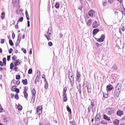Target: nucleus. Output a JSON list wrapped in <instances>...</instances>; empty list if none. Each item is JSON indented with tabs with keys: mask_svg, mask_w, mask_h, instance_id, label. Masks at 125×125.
I'll return each mask as SVG.
<instances>
[{
	"mask_svg": "<svg viewBox=\"0 0 125 125\" xmlns=\"http://www.w3.org/2000/svg\"><path fill=\"white\" fill-rule=\"evenodd\" d=\"M91 106H89L88 108V110L89 112H90L91 111V108L93 112H94L95 111V106L94 101L92 100L91 101Z\"/></svg>",
	"mask_w": 125,
	"mask_h": 125,
	"instance_id": "f257e3e1",
	"label": "nucleus"
},
{
	"mask_svg": "<svg viewBox=\"0 0 125 125\" xmlns=\"http://www.w3.org/2000/svg\"><path fill=\"white\" fill-rule=\"evenodd\" d=\"M52 33V29L50 27L48 28V36L47 35H45V36L46 37L47 39L48 40H49L50 39L49 38L51 37V34Z\"/></svg>",
	"mask_w": 125,
	"mask_h": 125,
	"instance_id": "f03ea898",
	"label": "nucleus"
},
{
	"mask_svg": "<svg viewBox=\"0 0 125 125\" xmlns=\"http://www.w3.org/2000/svg\"><path fill=\"white\" fill-rule=\"evenodd\" d=\"M81 75L78 71L76 72V77L75 78L76 80L79 83L81 81Z\"/></svg>",
	"mask_w": 125,
	"mask_h": 125,
	"instance_id": "7ed1b4c3",
	"label": "nucleus"
},
{
	"mask_svg": "<svg viewBox=\"0 0 125 125\" xmlns=\"http://www.w3.org/2000/svg\"><path fill=\"white\" fill-rule=\"evenodd\" d=\"M120 91L117 90V89H115L114 94V95L115 98H117L118 97Z\"/></svg>",
	"mask_w": 125,
	"mask_h": 125,
	"instance_id": "20e7f679",
	"label": "nucleus"
},
{
	"mask_svg": "<svg viewBox=\"0 0 125 125\" xmlns=\"http://www.w3.org/2000/svg\"><path fill=\"white\" fill-rule=\"evenodd\" d=\"M114 112V109L113 108H109L107 109V114L110 115L113 113Z\"/></svg>",
	"mask_w": 125,
	"mask_h": 125,
	"instance_id": "39448f33",
	"label": "nucleus"
},
{
	"mask_svg": "<svg viewBox=\"0 0 125 125\" xmlns=\"http://www.w3.org/2000/svg\"><path fill=\"white\" fill-rule=\"evenodd\" d=\"M89 16L91 17H93L95 14V12L93 10H91L88 12Z\"/></svg>",
	"mask_w": 125,
	"mask_h": 125,
	"instance_id": "423d86ee",
	"label": "nucleus"
},
{
	"mask_svg": "<svg viewBox=\"0 0 125 125\" xmlns=\"http://www.w3.org/2000/svg\"><path fill=\"white\" fill-rule=\"evenodd\" d=\"M122 87L121 84L120 83H119L117 84L115 89L117 90L121 91Z\"/></svg>",
	"mask_w": 125,
	"mask_h": 125,
	"instance_id": "0eeeda50",
	"label": "nucleus"
},
{
	"mask_svg": "<svg viewBox=\"0 0 125 125\" xmlns=\"http://www.w3.org/2000/svg\"><path fill=\"white\" fill-rule=\"evenodd\" d=\"M99 25V23L96 21H94L92 24V26L93 28H96Z\"/></svg>",
	"mask_w": 125,
	"mask_h": 125,
	"instance_id": "6e6552de",
	"label": "nucleus"
},
{
	"mask_svg": "<svg viewBox=\"0 0 125 125\" xmlns=\"http://www.w3.org/2000/svg\"><path fill=\"white\" fill-rule=\"evenodd\" d=\"M104 38L105 36L104 35H102L100 38L97 39V41L100 42H103L104 41Z\"/></svg>",
	"mask_w": 125,
	"mask_h": 125,
	"instance_id": "1a4fd4ad",
	"label": "nucleus"
},
{
	"mask_svg": "<svg viewBox=\"0 0 125 125\" xmlns=\"http://www.w3.org/2000/svg\"><path fill=\"white\" fill-rule=\"evenodd\" d=\"M113 88L112 85L111 84L107 85L106 86V90L107 91L111 90Z\"/></svg>",
	"mask_w": 125,
	"mask_h": 125,
	"instance_id": "9d476101",
	"label": "nucleus"
},
{
	"mask_svg": "<svg viewBox=\"0 0 125 125\" xmlns=\"http://www.w3.org/2000/svg\"><path fill=\"white\" fill-rule=\"evenodd\" d=\"M19 2L18 0H13L12 1V3L15 6H16L18 5Z\"/></svg>",
	"mask_w": 125,
	"mask_h": 125,
	"instance_id": "9b49d317",
	"label": "nucleus"
},
{
	"mask_svg": "<svg viewBox=\"0 0 125 125\" xmlns=\"http://www.w3.org/2000/svg\"><path fill=\"white\" fill-rule=\"evenodd\" d=\"M99 31V30L97 28L94 29L93 31V35H95Z\"/></svg>",
	"mask_w": 125,
	"mask_h": 125,
	"instance_id": "f8f14e48",
	"label": "nucleus"
},
{
	"mask_svg": "<svg viewBox=\"0 0 125 125\" xmlns=\"http://www.w3.org/2000/svg\"><path fill=\"white\" fill-rule=\"evenodd\" d=\"M123 112L122 111L119 110L117 112L116 114L117 115L119 116H121L123 114Z\"/></svg>",
	"mask_w": 125,
	"mask_h": 125,
	"instance_id": "ddd939ff",
	"label": "nucleus"
},
{
	"mask_svg": "<svg viewBox=\"0 0 125 125\" xmlns=\"http://www.w3.org/2000/svg\"><path fill=\"white\" fill-rule=\"evenodd\" d=\"M21 60H16L14 63V66H16L19 64L20 63Z\"/></svg>",
	"mask_w": 125,
	"mask_h": 125,
	"instance_id": "4468645a",
	"label": "nucleus"
},
{
	"mask_svg": "<svg viewBox=\"0 0 125 125\" xmlns=\"http://www.w3.org/2000/svg\"><path fill=\"white\" fill-rule=\"evenodd\" d=\"M104 119L107 121H109L110 120V117H108L107 115H103Z\"/></svg>",
	"mask_w": 125,
	"mask_h": 125,
	"instance_id": "2eb2a0df",
	"label": "nucleus"
},
{
	"mask_svg": "<svg viewBox=\"0 0 125 125\" xmlns=\"http://www.w3.org/2000/svg\"><path fill=\"white\" fill-rule=\"evenodd\" d=\"M100 118V117L99 114H97L95 118V119L97 121L99 120Z\"/></svg>",
	"mask_w": 125,
	"mask_h": 125,
	"instance_id": "dca6fc26",
	"label": "nucleus"
},
{
	"mask_svg": "<svg viewBox=\"0 0 125 125\" xmlns=\"http://www.w3.org/2000/svg\"><path fill=\"white\" fill-rule=\"evenodd\" d=\"M36 111L38 113L39 112V114H40L42 112V109H40V107H37L36 109Z\"/></svg>",
	"mask_w": 125,
	"mask_h": 125,
	"instance_id": "f3484780",
	"label": "nucleus"
},
{
	"mask_svg": "<svg viewBox=\"0 0 125 125\" xmlns=\"http://www.w3.org/2000/svg\"><path fill=\"white\" fill-rule=\"evenodd\" d=\"M119 123V121L117 119H115L113 122V123L115 125H118Z\"/></svg>",
	"mask_w": 125,
	"mask_h": 125,
	"instance_id": "a211bd4d",
	"label": "nucleus"
},
{
	"mask_svg": "<svg viewBox=\"0 0 125 125\" xmlns=\"http://www.w3.org/2000/svg\"><path fill=\"white\" fill-rule=\"evenodd\" d=\"M36 92L34 89H33L32 90V97H35Z\"/></svg>",
	"mask_w": 125,
	"mask_h": 125,
	"instance_id": "6ab92c4d",
	"label": "nucleus"
},
{
	"mask_svg": "<svg viewBox=\"0 0 125 125\" xmlns=\"http://www.w3.org/2000/svg\"><path fill=\"white\" fill-rule=\"evenodd\" d=\"M25 15L27 19L28 20H29L30 17L29 15L28 12L26 10L25 11Z\"/></svg>",
	"mask_w": 125,
	"mask_h": 125,
	"instance_id": "aec40b11",
	"label": "nucleus"
},
{
	"mask_svg": "<svg viewBox=\"0 0 125 125\" xmlns=\"http://www.w3.org/2000/svg\"><path fill=\"white\" fill-rule=\"evenodd\" d=\"M92 23V20L91 19H90L87 21V25L88 26L90 25Z\"/></svg>",
	"mask_w": 125,
	"mask_h": 125,
	"instance_id": "412c9836",
	"label": "nucleus"
},
{
	"mask_svg": "<svg viewBox=\"0 0 125 125\" xmlns=\"http://www.w3.org/2000/svg\"><path fill=\"white\" fill-rule=\"evenodd\" d=\"M22 82L23 84L25 85H26L27 84V81L26 79L22 80Z\"/></svg>",
	"mask_w": 125,
	"mask_h": 125,
	"instance_id": "4be33fe9",
	"label": "nucleus"
},
{
	"mask_svg": "<svg viewBox=\"0 0 125 125\" xmlns=\"http://www.w3.org/2000/svg\"><path fill=\"white\" fill-rule=\"evenodd\" d=\"M17 109L19 111L21 110L22 109V106L20 104H19L17 106Z\"/></svg>",
	"mask_w": 125,
	"mask_h": 125,
	"instance_id": "5701e85b",
	"label": "nucleus"
},
{
	"mask_svg": "<svg viewBox=\"0 0 125 125\" xmlns=\"http://www.w3.org/2000/svg\"><path fill=\"white\" fill-rule=\"evenodd\" d=\"M66 108L68 112H70L71 113V110L69 106L67 105L66 106Z\"/></svg>",
	"mask_w": 125,
	"mask_h": 125,
	"instance_id": "b1692460",
	"label": "nucleus"
},
{
	"mask_svg": "<svg viewBox=\"0 0 125 125\" xmlns=\"http://www.w3.org/2000/svg\"><path fill=\"white\" fill-rule=\"evenodd\" d=\"M5 13L4 12H2L1 13V19H3L5 17Z\"/></svg>",
	"mask_w": 125,
	"mask_h": 125,
	"instance_id": "393cba45",
	"label": "nucleus"
},
{
	"mask_svg": "<svg viewBox=\"0 0 125 125\" xmlns=\"http://www.w3.org/2000/svg\"><path fill=\"white\" fill-rule=\"evenodd\" d=\"M59 2L56 3L55 5V7L56 8L58 9L59 8Z\"/></svg>",
	"mask_w": 125,
	"mask_h": 125,
	"instance_id": "a878e982",
	"label": "nucleus"
},
{
	"mask_svg": "<svg viewBox=\"0 0 125 125\" xmlns=\"http://www.w3.org/2000/svg\"><path fill=\"white\" fill-rule=\"evenodd\" d=\"M121 29L123 31H124L125 30V28L124 27L122 26L120 28H119V31L120 33H121L120 29Z\"/></svg>",
	"mask_w": 125,
	"mask_h": 125,
	"instance_id": "bb28decb",
	"label": "nucleus"
},
{
	"mask_svg": "<svg viewBox=\"0 0 125 125\" xmlns=\"http://www.w3.org/2000/svg\"><path fill=\"white\" fill-rule=\"evenodd\" d=\"M35 99V97H32L31 98V101L30 102L31 103H34V102Z\"/></svg>",
	"mask_w": 125,
	"mask_h": 125,
	"instance_id": "cd10ccee",
	"label": "nucleus"
},
{
	"mask_svg": "<svg viewBox=\"0 0 125 125\" xmlns=\"http://www.w3.org/2000/svg\"><path fill=\"white\" fill-rule=\"evenodd\" d=\"M23 18L22 17H21L17 21V23H18L19 22H21L23 21Z\"/></svg>",
	"mask_w": 125,
	"mask_h": 125,
	"instance_id": "c85d7f7f",
	"label": "nucleus"
},
{
	"mask_svg": "<svg viewBox=\"0 0 125 125\" xmlns=\"http://www.w3.org/2000/svg\"><path fill=\"white\" fill-rule=\"evenodd\" d=\"M40 71H38L37 72V75L36 76V77H37L38 78H39L40 77Z\"/></svg>",
	"mask_w": 125,
	"mask_h": 125,
	"instance_id": "c756f323",
	"label": "nucleus"
},
{
	"mask_svg": "<svg viewBox=\"0 0 125 125\" xmlns=\"http://www.w3.org/2000/svg\"><path fill=\"white\" fill-rule=\"evenodd\" d=\"M6 59L5 58H4L3 59V64L4 65L6 64Z\"/></svg>",
	"mask_w": 125,
	"mask_h": 125,
	"instance_id": "7c9ffc66",
	"label": "nucleus"
},
{
	"mask_svg": "<svg viewBox=\"0 0 125 125\" xmlns=\"http://www.w3.org/2000/svg\"><path fill=\"white\" fill-rule=\"evenodd\" d=\"M24 97L25 98H27L28 96V94L26 92H23Z\"/></svg>",
	"mask_w": 125,
	"mask_h": 125,
	"instance_id": "2f4dec72",
	"label": "nucleus"
},
{
	"mask_svg": "<svg viewBox=\"0 0 125 125\" xmlns=\"http://www.w3.org/2000/svg\"><path fill=\"white\" fill-rule=\"evenodd\" d=\"M9 43L10 44V45H11V46H12L13 45V42L11 40H10L9 41Z\"/></svg>",
	"mask_w": 125,
	"mask_h": 125,
	"instance_id": "473e14b6",
	"label": "nucleus"
},
{
	"mask_svg": "<svg viewBox=\"0 0 125 125\" xmlns=\"http://www.w3.org/2000/svg\"><path fill=\"white\" fill-rule=\"evenodd\" d=\"M21 38V34H19L18 35V38L17 40H19L20 41Z\"/></svg>",
	"mask_w": 125,
	"mask_h": 125,
	"instance_id": "72a5a7b5",
	"label": "nucleus"
},
{
	"mask_svg": "<svg viewBox=\"0 0 125 125\" xmlns=\"http://www.w3.org/2000/svg\"><path fill=\"white\" fill-rule=\"evenodd\" d=\"M13 64L12 63H11L10 65V69L11 70H12L13 69Z\"/></svg>",
	"mask_w": 125,
	"mask_h": 125,
	"instance_id": "f704fd0d",
	"label": "nucleus"
},
{
	"mask_svg": "<svg viewBox=\"0 0 125 125\" xmlns=\"http://www.w3.org/2000/svg\"><path fill=\"white\" fill-rule=\"evenodd\" d=\"M16 79L19 80L20 78V75H17L16 76Z\"/></svg>",
	"mask_w": 125,
	"mask_h": 125,
	"instance_id": "c9c22d12",
	"label": "nucleus"
},
{
	"mask_svg": "<svg viewBox=\"0 0 125 125\" xmlns=\"http://www.w3.org/2000/svg\"><path fill=\"white\" fill-rule=\"evenodd\" d=\"M48 83H45V86L44 88L45 89H47L48 88Z\"/></svg>",
	"mask_w": 125,
	"mask_h": 125,
	"instance_id": "e433bc0d",
	"label": "nucleus"
},
{
	"mask_svg": "<svg viewBox=\"0 0 125 125\" xmlns=\"http://www.w3.org/2000/svg\"><path fill=\"white\" fill-rule=\"evenodd\" d=\"M113 69L115 70L117 69V66L115 65H114L112 67Z\"/></svg>",
	"mask_w": 125,
	"mask_h": 125,
	"instance_id": "4c0bfd02",
	"label": "nucleus"
},
{
	"mask_svg": "<svg viewBox=\"0 0 125 125\" xmlns=\"http://www.w3.org/2000/svg\"><path fill=\"white\" fill-rule=\"evenodd\" d=\"M3 109L1 105L0 104V112H2L3 111Z\"/></svg>",
	"mask_w": 125,
	"mask_h": 125,
	"instance_id": "58836bf2",
	"label": "nucleus"
},
{
	"mask_svg": "<svg viewBox=\"0 0 125 125\" xmlns=\"http://www.w3.org/2000/svg\"><path fill=\"white\" fill-rule=\"evenodd\" d=\"M32 70L31 69H30L28 71V73L29 74H31L32 73Z\"/></svg>",
	"mask_w": 125,
	"mask_h": 125,
	"instance_id": "ea45409f",
	"label": "nucleus"
},
{
	"mask_svg": "<svg viewBox=\"0 0 125 125\" xmlns=\"http://www.w3.org/2000/svg\"><path fill=\"white\" fill-rule=\"evenodd\" d=\"M16 86L15 85L13 86L12 87V88H11V90L12 91H14L16 89V88H15Z\"/></svg>",
	"mask_w": 125,
	"mask_h": 125,
	"instance_id": "a19ab883",
	"label": "nucleus"
},
{
	"mask_svg": "<svg viewBox=\"0 0 125 125\" xmlns=\"http://www.w3.org/2000/svg\"><path fill=\"white\" fill-rule=\"evenodd\" d=\"M67 97H63V101L64 102H66L67 100Z\"/></svg>",
	"mask_w": 125,
	"mask_h": 125,
	"instance_id": "79ce46f5",
	"label": "nucleus"
},
{
	"mask_svg": "<svg viewBox=\"0 0 125 125\" xmlns=\"http://www.w3.org/2000/svg\"><path fill=\"white\" fill-rule=\"evenodd\" d=\"M15 98L17 99L18 100V99L19 97L18 96V94H16L15 95Z\"/></svg>",
	"mask_w": 125,
	"mask_h": 125,
	"instance_id": "37998d69",
	"label": "nucleus"
},
{
	"mask_svg": "<svg viewBox=\"0 0 125 125\" xmlns=\"http://www.w3.org/2000/svg\"><path fill=\"white\" fill-rule=\"evenodd\" d=\"M114 0H108V2L110 4H112Z\"/></svg>",
	"mask_w": 125,
	"mask_h": 125,
	"instance_id": "c03bdc74",
	"label": "nucleus"
},
{
	"mask_svg": "<svg viewBox=\"0 0 125 125\" xmlns=\"http://www.w3.org/2000/svg\"><path fill=\"white\" fill-rule=\"evenodd\" d=\"M102 44H99L98 43H97L96 44V46L98 48H99V47L101 46L102 45Z\"/></svg>",
	"mask_w": 125,
	"mask_h": 125,
	"instance_id": "a18cd8bd",
	"label": "nucleus"
},
{
	"mask_svg": "<svg viewBox=\"0 0 125 125\" xmlns=\"http://www.w3.org/2000/svg\"><path fill=\"white\" fill-rule=\"evenodd\" d=\"M69 79L70 80H73V77L72 76H71L70 77L69 76Z\"/></svg>",
	"mask_w": 125,
	"mask_h": 125,
	"instance_id": "49530a36",
	"label": "nucleus"
},
{
	"mask_svg": "<svg viewBox=\"0 0 125 125\" xmlns=\"http://www.w3.org/2000/svg\"><path fill=\"white\" fill-rule=\"evenodd\" d=\"M14 91L17 93H18L19 92V90L18 88H16Z\"/></svg>",
	"mask_w": 125,
	"mask_h": 125,
	"instance_id": "de8ad7c7",
	"label": "nucleus"
},
{
	"mask_svg": "<svg viewBox=\"0 0 125 125\" xmlns=\"http://www.w3.org/2000/svg\"><path fill=\"white\" fill-rule=\"evenodd\" d=\"M13 50V49L10 48L9 50V52L10 53H11Z\"/></svg>",
	"mask_w": 125,
	"mask_h": 125,
	"instance_id": "09e8293b",
	"label": "nucleus"
},
{
	"mask_svg": "<svg viewBox=\"0 0 125 125\" xmlns=\"http://www.w3.org/2000/svg\"><path fill=\"white\" fill-rule=\"evenodd\" d=\"M20 42V41H19V40H17V41L16 43V45L17 46L19 45Z\"/></svg>",
	"mask_w": 125,
	"mask_h": 125,
	"instance_id": "8fccbe9b",
	"label": "nucleus"
},
{
	"mask_svg": "<svg viewBox=\"0 0 125 125\" xmlns=\"http://www.w3.org/2000/svg\"><path fill=\"white\" fill-rule=\"evenodd\" d=\"M18 69V67L16 66H14V70L15 71V72H17Z\"/></svg>",
	"mask_w": 125,
	"mask_h": 125,
	"instance_id": "3c124183",
	"label": "nucleus"
},
{
	"mask_svg": "<svg viewBox=\"0 0 125 125\" xmlns=\"http://www.w3.org/2000/svg\"><path fill=\"white\" fill-rule=\"evenodd\" d=\"M52 43L51 42H49L48 43V45L50 46H52Z\"/></svg>",
	"mask_w": 125,
	"mask_h": 125,
	"instance_id": "603ef678",
	"label": "nucleus"
},
{
	"mask_svg": "<svg viewBox=\"0 0 125 125\" xmlns=\"http://www.w3.org/2000/svg\"><path fill=\"white\" fill-rule=\"evenodd\" d=\"M21 50L22 51H23V52L24 53H26V51L25 49H24L23 48H22L21 49Z\"/></svg>",
	"mask_w": 125,
	"mask_h": 125,
	"instance_id": "864d4df0",
	"label": "nucleus"
},
{
	"mask_svg": "<svg viewBox=\"0 0 125 125\" xmlns=\"http://www.w3.org/2000/svg\"><path fill=\"white\" fill-rule=\"evenodd\" d=\"M103 96L105 98H107L108 97V95L105 94L104 93Z\"/></svg>",
	"mask_w": 125,
	"mask_h": 125,
	"instance_id": "5fc2aeb1",
	"label": "nucleus"
},
{
	"mask_svg": "<svg viewBox=\"0 0 125 125\" xmlns=\"http://www.w3.org/2000/svg\"><path fill=\"white\" fill-rule=\"evenodd\" d=\"M67 90V88L66 87H65L63 89V92L66 93Z\"/></svg>",
	"mask_w": 125,
	"mask_h": 125,
	"instance_id": "6e6d98bb",
	"label": "nucleus"
},
{
	"mask_svg": "<svg viewBox=\"0 0 125 125\" xmlns=\"http://www.w3.org/2000/svg\"><path fill=\"white\" fill-rule=\"evenodd\" d=\"M10 56L9 55L8 56H7V60L8 61H10Z\"/></svg>",
	"mask_w": 125,
	"mask_h": 125,
	"instance_id": "4d7b16f0",
	"label": "nucleus"
},
{
	"mask_svg": "<svg viewBox=\"0 0 125 125\" xmlns=\"http://www.w3.org/2000/svg\"><path fill=\"white\" fill-rule=\"evenodd\" d=\"M4 39H1V40L0 42L1 44H3L4 43Z\"/></svg>",
	"mask_w": 125,
	"mask_h": 125,
	"instance_id": "13d9d810",
	"label": "nucleus"
},
{
	"mask_svg": "<svg viewBox=\"0 0 125 125\" xmlns=\"http://www.w3.org/2000/svg\"><path fill=\"white\" fill-rule=\"evenodd\" d=\"M28 89V87H25L23 92H26V91Z\"/></svg>",
	"mask_w": 125,
	"mask_h": 125,
	"instance_id": "bf43d9fd",
	"label": "nucleus"
},
{
	"mask_svg": "<svg viewBox=\"0 0 125 125\" xmlns=\"http://www.w3.org/2000/svg\"><path fill=\"white\" fill-rule=\"evenodd\" d=\"M16 56L15 55H14L12 57V59L14 60H15L16 58H15Z\"/></svg>",
	"mask_w": 125,
	"mask_h": 125,
	"instance_id": "052dcab7",
	"label": "nucleus"
},
{
	"mask_svg": "<svg viewBox=\"0 0 125 125\" xmlns=\"http://www.w3.org/2000/svg\"><path fill=\"white\" fill-rule=\"evenodd\" d=\"M67 94L66 93L63 92V97H67Z\"/></svg>",
	"mask_w": 125,
	"mask_h": 125,
	"instance_id": "680f3d73",
	"label": "nucleus"
},
{
	"mask_svg": "<svg viewBox=\"0 0 125 125\" xmlns=\"http://www.w3.org/2000/svg\"><path fill=\"white\" fill-rule=\"evenodd\" d=\"M103 6H105L106 5V2L105 1H104V2L103 1Z\"/></svg>",
	"mask_w": 125,
	"mask_h": 125,
	"instance_id": "e2e57ef3",
	"label": "nucleus"
},
{
	"mask_svg": "<svg viewBox=\"0 0 125 125\" xmlns=\"http://www.w3.org/2000/svg\"><path fill=\"white\" fill-rule=\"evenodd\" d=\"M30 22L29 21H27V27H29L30 26Z\"/></svg>",
	"mask_w": 125,
	"mask_h": 125,
	"instance_id": "0e129e2a",
	"label": "nucleus"
},
{
	"mask_svg": "<svg viewBox=\"0 0 125 125\" xmlns=\"http://www.w3.org/2000/svg\"><path fill=\"white\" fill-rule=\"evenodd\" d=\"M12 38L13 39H14L15 38V34L14 33H13V32L12 33Z\"/></svg>",
	"mask_w": 125,
	"mask_h": 125,
	"instance_id": "69168bd1",
	"label": "nucleus"
},
{
	"mask_svg": "<svg viewBox=\"0 0 125 125\" xmlns=\"http://www.w3.org/2000/svg\"><path fill=\"white\" fill-rule=\"evenodd\" d=\"M32 49L30 48V51L29 52V53L30 54H31L32 53Z\"/></svg>",
	"mask_w": 125,
	"mask_h": 125,
	"instance_id": "338daca9",
	"label": "nucleus"
},
{
	"mask_svg": "<svg viewBox=\"0 0 125 125\" xmlns=\"http://www.w3.org/2000/svg\"><path fill=\"white\" fill-rule=\"evenodd\" d=\"M20 83V81L19 80H17L16 82V84L17 85H18Z\"/></svg>",
	"mask_w": 125,
	"mask_h": 125,
	"instance_id": "774afa93",
	"label": "nucleus"
}]
</instances>
